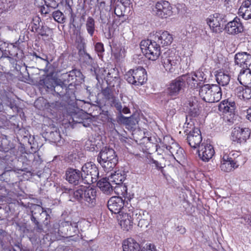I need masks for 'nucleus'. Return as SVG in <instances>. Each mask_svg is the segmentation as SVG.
<instances>
[{
    "label": "nucleus",
    "mask_w": 251,
    "mask_h": 251,
    "mask_svg": "<svg viewBox=\"0 0 251 251\" xmlns=\"http://www.w3.org/2000/svg\"><path fill=\"white\" fill-rule=\"evenodd\" d=\"M97 160L106 172L112 170L118 162V158L115 151L112 148L106 147L101 150Z\"/></svg>",
    "instance_id": "1"
},
{
    "label": "nucleus",
    "mask_w": 251,
    "mask_h": 251,
    "mask_svg": "<svg viewBox=\"0 0 251 251\" xmlns=\"http://www.w3.org/2000/svg\"><path fill=\"white\" fill-rule=\"evenodd\" d=\"M201 98L206 102L219 101L222 98L220 87L216 84H205L199 90Z\"/></svg>",
    "instance_id": "2"
},
{
    "label": "nucleus",
    "mask_w": 251,
    "mask_h": 251,
    "mask_svg": "<svg viewBox=\"0 0 251 251\" xmlns=\"http://www.w3.org/2000/svg\"><path fill=\"white\" fill-rule=\"evenodd\" d=\"M140 48L145 56L151 60H156L160 54V46L151 40H143L140 43Z\"/></svg>",
    "instance_id": "3"
},
{
    "label": "nucleus",
    "mask_w": 251,
    "mask_h": 251,
    "mask_svg": "<svg viewBox=\"0 0 251 251\" xmlns=\"http://www.w3.org/2000/svg\"><path fill=\"white\" fill-rule=\"evenodd\" d=\"M125 78L131 84L141 86L147 80V73L142 67L130 69L125 74Z\"/></svg>",
    "instance_id": "4"
},
{
    "label": "nucleus",
    "mask_w": 251,
    "mask_h": 251,
    "mask_svg": "<svg viewBox=\"0 0 251 251\" xmlns=\"http://www.w3.org/2000/svg\"><path fill=\"white\" fill-rule=\"evenodd\" d=\"M172 6L170 3L164 0L157 1L152 8L153 14L161 19H165L173 15Z\"/></svg>",
    "instance_id": "5"
},
{
    "label": "nucleus",
    "mask_w": 251,
    "mask_h": 251,
    "mask_svg": "<svg viewBox=\"0 0 251 251\" xmlns=\"http://www.w3.org/2000/svg\"><path fill=\"white\" fill-rule=\"evenodd\" d=\"M185 86V77L182 76L172 80L167 86V93L173 99H176L184 90Z\"/></svg>",
    "instance_id": "6"
},
{
    "label": "nucleus",
    "mask_w": 251,
    "mask_h": 251,
    "mask_svg": "<svg viewBox=\"0 0 251 251\" xmlns=\"http://www.w3.org/2000/svg\"><path fill=\"white\" fill-rule=\"evenodd\" d=\"M84 180L87 183H94L97 180L99 170L95 164L91 162L85 163L81 168Z\"/></svg>",
    "instance_id": "7"
},
{
    "label": "nucleus",
    "mask_w": 251,
    "mask_h": 251,
    "mask_svg": "<svg viewBox=\"0 0 251 251\" xmlns=\"http://www.w3.org/2000/svg\"><path fill=\"white\" fill-rule=\"evenodd\" d=\"M225 22L223 15L219 13L211 15L206 19L207 24L210 29L216 33L222 31Z\"/></svg>",
    "instance_id": "8"
},
{
    "label": "nucleus",
    "mask_w": 251,
    "mask_h": 251,
    "mask_svg": "<svg viewBox=\"0 0 251 251\" xmlns=\"http://www.w3.org/2000/svg\"><path fill=\"white\" fill-rule=\"evenodd\" d=\"M153 41L160 46H168L170 45L173 41V37L171 34L167 31L159 30L156 31L152 36Z\"/></svg>",
    "instance_id": "9"
},
{
    "label": "nucleus",
    "mask_w": 251,
    "mask_h": 251,
    "mask_svg": "<svg viewBox=\"0 0 251 251\" xmlns=\"http://www.w3.org/2000/svg\"><path fill=\"white\" fill-rule=\"evenodd\" d=\"M181 58L178 55H171L163 57L162 63L165 70L173 73L178 69L180 63Z\"/></svg>",
    "instance_id": "10"
},
{
    "label": "nucleus",
    "mask_w": 251,
    "mask_h": 251,
    "mask_svg": "<svg viewBox=\"0 0 251 251\" xmlns=\"http://www.w3.org/2000/svg\"><path fill=\"white\" fill-rule=\"evenodd\" d=\"M250 136V131L248 128L235 127L231 133L232 141L239 143L245 142Z\"/></svg>",
    "instance_id": "11"
},
{
    "label": "nucleus",
    "mask_w": 251,
    "mask_h": 251,
    "mask_svg": "<svg viewBox=\"0 0 251 251\" xmlns=\"http://www.w3.org/2000/svg\"><path fill=\"white\" fill-rule=\"evenodd\" d=\"M117 219L119 225L123 230L129 231L132 228L134 220L132 216V212L119 214L117 216Z\"/></svg>",
    "instance_id": "12"
},
{
    "label": "nucleus",
    "mask_w": 251,
    "mask_h": 251,
    "mask_svg": "<svg viewBox=\"0 0 251 251\" xmlns=\"http://www.w3.org/2000/svg\"><path fill=\"white\" fill-rule=\"evenodd\" d=\"M124 205V201L120 196L111 197L107 202V206L109 210L112 213L118 215L124 212L122 211Z\"/></svg>",
    "instance_id": "13"
},
{
    "label": "nucleus",
    "mask_w": 251,
    "mask_h": 251,
    "mask_svg": "<svg viewBox=\"0 0 251 251\" xmlns=\"http://www.w3.org/2000/svg\"><path fill=\"white\" fill-rule=\"evenodd\" d=\"M198 153L202 161L208 162L214 155L215 151L210 144L202 143L199 146Z\"/></svg>",
    "instance_id": "14"
},
{
    "label": "nucleus",
    "mask_w": 251,
    "mask_h": 251,
    "mask_svg": "<svg viewBox=\"0 0 251 251\" xmlns=\"http://www.w3.org/2000/svg\"><path fill=\"white\" fill-rule=\"evenodd\" d=\"M58 231L62 237H72L77 233V226L76 224L73 225L69 222H64L60 226Z\"/></svg>",
    "instance_id": "15"
},
{
    "label": "nucleus",
    "mask_w": 251,
    "mask_h": 251,
    "mask_svg": "<svg viewBox=\"0 0 251 251\" xmlns=\"http://www.w3.org/2000/svg\"><path fill=\"white\" fill-rule=\"evenodd\" d=\"M187 140L191 147L196 149L201 146L202 137L199 128H194L193 131H190L187 135Z\"/></svg>",
    "instance_id": "16"
},
{
    "label": "nucleus",
    "mask_w": 251,
    "mask_h": 251,
    "mask_svg": "<svg viewBox=\"0 0 251 251\" xmlns=\"http://www.w3.org/2000/svg\"><path fill=\"white\" fill-rule=\"evenodd\" d=\"M239 164L237 162L229 157L227 154H225L221 160L220 168L222 171L225 172H229L233 169L238 168Z\"/></svg>",
    "instance_id": "17"
},
{
    "label": "nucleus",
    "mask_w": 251,
    "mask_h": 251,
    "mask_svg": "<svg viewBox=\"0 0 251 251\" xmlns=\"http://www.w3.org/2000/svg\"><path fill=\"white\" fill-rule=\"evenodd\" d=\"M66 179L70 183L75 185L78 184L82 180H84V178L79 170L70 168L66 172Z\"/></svg>",
    "instance_id": "18"
},
{
    "label": "nucleus",
    "mask_w": 251,
    "mask_h": 251,
    "mask_svg": "<svg viewBox=\"0 0 251 251\" xmlns=\"http://www.w3.org/2000/svg\"><path fill=\"white\" fill-rule=\"evenodd\" d=\"M225 30L229 34H237L243 31V26L240 19L236 17L227 24Z\"/></svg>",
    "instance_id": "19"
},
{
    "label": "nucleus",
    "mask_w": 251,
    "mask_h": 251,
    "mask_svg": "<svg viewBox=\"0 0 251 251\" xmlns=\"http://www.w3.org/2000/svg\"><path fill=\"white\" fill-rule=\"evenodd\" d=\"M234 59L236 65L245 69L248 68L251 65V55L246 52L236 53Z\"/></svg>",
    "instance_id": "20"
},
{
    "label": "nucleus",
    "mask_w": 251,
    "mask_h": 251,
    "mask_svg": "<svg viewBox=\"0 0 251 251\" xmlns=\"http://www.w3.org/2000/svg\"><path fill=\"white\" fill-rule=\"evenodd\" d=\"M238 14L245 20L251 19V0H245L242 2Z\"/></svg>",
    "instance_id": "21"
},
{
    "label": "nucleus",
    "mask_w": 251,
    "mask_h": 251,
    "mask_svg": "<svg viewBox=\"0 0 251 251\" xmlns=\"http://www.w3.org/2000/svg\"><path fill=\"white\" fill-rule=\"evenodd\" d=\"M238 80L243 86L251 87V71L249 68L241 70Z\"/></svg>",
    "instance_id": "22"
},
{
    "label": "nucleus",
    "mask_w": 251,
    "mask_h": 251,
    "mask_svg": "<svg viewBox=\"0 0 251 251\" xmlns=\"http://www.w3.org/2000/svg\"><path fill=\"white\" fill-rule=\"evenodd\" d=\"M98 186L105 194H112L113 193V184L108 180V178H102L97 183Z\"/></svg>",
    "instance_id": "23"
},
{
    "label": "nucleus",
    "mask_w": 251,
    "mask_h": 251,
    "mask_svg": "<svg viewBox=\"0 0 251 251\" xmlns=\"http://www.w3.org/2000/svg\"><path fill=\"white\" fill-rule=\"evenodd\" d=\"M96 191L92 188H85L83 200L88 203L89 206L92 207L96 204Z\"/></svg>",
    "instance_id": "24"
},
{
    "label": "nucleus",
    "mask_w": 251,
    "mask_h": 251,
    "mask_svg": "<svg viewBox=\"0 0 251 251\" xmlns=\"http://www.w3.org/2000/svg\"><path fill=\"white\" fill-rule=\"evenodd\" d=\"M166 149L177 161L183 158V149L177 143H173L171 145L167 146Z\"/></svg>",
    "instance_id": "25"
},
{
    "label": "nucleus",
    "mask_w": 251,
    "mask_h": 251,
    "mask_svg": "<svg viewBox=\"0 0 251 251\" xmlns=\"http://www.w3.org/2000/svg\"><path fill=\"white\" fill-rule=\"evenodd\" d=\"M123 251H140L141 248L134 239L129 238L123 241Z\"/></svg>",
    "instance_id": "26"
},
{
    "label": "nucleus",
    "mask_w": 251,
    "mask_h": 251,
    "mask_svg": "<svg viewBox=\"0 0 251 251\" xmlns=\"http://www.w3.org/2000/svg\"><path fill=\"white\" fill-rule=\"evenodd\" d=\"M125 171L118 170L111 174L108 177V180L111 182L113 185L119 184L123 182L126 178Z\"/></svg>",
    "instance_id": "27"
},
{
    "label": "nucleus",
    "mask_w": 251,
    "mask_h": 251,
    "mask_svg": "<svg viewBox=\"0 0 251 251\" xmlns=\"http://www.w3.org/2000/svg\"><path fill=\"white\" fill-rule=\"evenodd\" d=\"M244 88L243 86H240L236 89V93L241 100H248L251 98V87L245 86Z\"/></svg>",
    "instance_id": "28"
},
{
    "label": "nucleus",
    "mask_w": 251,
    "mask_h": 251,
    "mask_svg": "<svg viewBox=\"0 0 251 251\" xmlns=\"http://www.w3.org/2000/svg\"><path fill=\"white\" fill-rule=\"evenodd\" d=\"M235 105V104L233 102L224 100L219 104L218 109L219 111L223 113H232L234 111Z\"/></svg>",
    "instance_id": "29"
},
{
    "label": "nucleus",
    "mask_w": 251,
    "mask_h": 251,
    "mask_svg": "<svg viewBox=\"0 0 251 251\" xmlns=\"http://www.w3.org/2000/svg\"><path fill=\"white\" fill-rule=\"evenodd\" d=\"M216 79L219 85L225 86L229 83L230 76L227 73L220 71L216 74Z\"/></svg>",
    "instance_id": "30"
},
{
    "label": "nucleus",
    "mask_w": 251,
    "mask_h": 251,
    "mask_svg": "<svg viewBox=\"0 0 251 251\" xmlns=\"http://www.w3.org/2000/svg\"><path fill=\"white\" fill-rule=\"evenodd\" d=\"M112 52L114 57L118 60L122 59L124 55V49H122L120 44L113 43L110 46Z\"/></svg>",
    "instance_id": "31"
},
{
    "label": "nucleus",
    "mask_w": 251,
    "mask_h": 251,
    "mask_svg": "<svg viewBox=\"0 0 251 251\" xmlns=\"http://www.w3.org/2000/svg\"><path fill=\"white\" fill-rule=\"evenodd\" d=\"M15 4L12 0H0V13H3L13 10Z\"/></svg>",
    "instance_id": "32"
},
{
    "label": "nucleus",
    "mask_w": 251,
    "mask_h": 251,
    "mask_svg": "<svg viewBox=\"0 0 251 251\" xmlns=\"http://www.w3.org/2000/svg\"><path fill=\"white\" fill-rule=\"evenodd\" d=\"M185 77V82L186 81L188 85L191 88H196L199 86L201 81L197 79L193 73L186 75H182Z\"/></svg>",
    "instance_id": "33"
},
{
    "label": "nucleus",
    "mask_w": 251,
    "mask_h": 251,
    "mask_svg": "<svg viewBox=\"0 0 251 251\" xmlns=\"http://www.w3.org/2000/svg\"><path fill=\"white\" fill-rule=\"evenodd\" d=\"M49 209H48L47 211L39 205H34L32 207L31 212L33 215H35L38 218H39L43 214L46 216V220H47L50 216L49 215Z\"/></svg>",
    "instance_id": "34"
},
{
    "label": "nucleus",
    "mask_w": 251,
    "mask_h": 251,
    "mask_svg": "<svg viewBox=\"0 0 251 251\" xmlns=\"http://www.w3.org/2000/svg\"><path fill=\"white\" fill-rule=\"evenodd\" d=\"M119 120L121 123L126 125L130 128H133V126L138 123V117L133 116L130 117H126L122 115L121 117L119 118Z\"/></svg>",
    "instance_id": "35"
},
{
    "label": "nucleus",
    "mask_w": 251,
    "mask_h": 251,
    "mask_svg": "<svg viewBox=\"0 0 251 251\" xmlns=\"http://www.w3.org/2000/svg\"><path fill=\"white\" fill-rule=\"evenodd\" d=\"M127 190L126 186L123 182L113 185V192L117 195L126 197L127 194Z\"/></svg>",
    "instance_id": "36"
},
{
    "label": "nucleus",
    "mask_w": 251,
    "mask_h": 251,
    "mask_svg": "<svg viewBox=\"0 0 251 251\" xmlns=\"http://www.w3.org/2000/svg\"><path fill=\"white\" fill-rule=\"evenodd\" d=\"M40 19L39 17H35L33 19V23L31 25V31L41 36L46 35V34L40 28Z\"/></svg>",
    "instance_id": "37"
},
{
    "label": "nucleus",
    "mask_w": 251,
    "mask_h": 251,
    "mask_svg": "<svg viewBox=\"0 0 251 251\" xmlns=\"http://www.w3.org/2000/svg\"><path fill=\"white\" fill-rule=\"evenodd\" d=\"M189 111L190 113L193 116H196L199 113V108L198 102L195 98H192L189 102Z\"/></svg>",
    "instance_id": "38"
},
{
    "label": "nucleus",
    "mask_w": 251,
    "mask_h": 251,
    "mask_svg": "<svg viewBox=\"0 0 251 251\" xmlns=\"http://www.w3.org/2000/svg\"><path fill=\"white\" fill-rule=\"evenodd\" d=\"M85 190V187L81 186L80 188L70 192V193H73V198L74 200H73L72 198L70 200L71 201H74L75 200H77L79 201L82 202L83 200L84 197V193Z\"/></svg>",
    "instance_id": "39"
},
{
    "label": "nucleus",
    "mask_w": 251,
    "mask_h": 251,
    "mask_svg": "<svg viewBox=\"0 0 251 251\" xmlns=\"http://www.w3.org/2000/svg\"><path fill=\"white\" fill-rule=\"evenodd\" d=\"M193 73L195 75V77L197 78V79H199L200 81L203 82L206 80L207 71L204 67H201L198 70Z\"/></svg>",
    "instance_id": "40"
},
{
    "label": "nucleus",
    "mask_w": 251,
    "mask_h": 251,
    "mask_svg": "<svg viewBox=\"0 0 251 251\" xmlns=\"http://www.w3.org/2000/svg\"><path fill=\"white\" fill-rule=\"evenodd\" d=\"M146 214H149V213L146 211L143 210H135L132 211V216L134 220L139 221L144 218V217H146Z\"/></svg>",
    "instance_id": "41"
},
{
    "label": "nucleus",
    "mask_w": 251,
    "mask_h": 251,
    "mask_svg": "<svg viewBox=\"0 0 251 251\" xmlns=\"http://www.w3.org/2000/svg\"><path fill=\"white\" fill-rule=\"evenodd\" d=\"M86 27L88 33L92 36L95 31V21L91 17H89L86 23Z\"/></svg>",
    "instance_id": "42"
},
{
    "label": "nucleus",
    "mask_w": 251,
    "mask_h": 251,
    "mask_svg": "<svg viewBox=\"0 0 251 251\" xmlns=\"http://www.w3.org/2000/svg\"><path fill=\"white\" fill-rule=\"evenodd\" d=\"M104 72L106 75L104 78L107 79V81H111L114 78H116L118 77L117 71L115 69L112 68L108 70H105Z\"/></svg>",
    "instance_id": "43"
},
{
    "label": "nucleus",
    "mask_w": 251,
    "mask_h": 251,
    "mask_svg": "<svg viewBox=\"0 0 251 251\" xmlns=\"http://www.w3.org/2000/svg\"><path fill=\"white\" fill-rule=\"evenodd\" d=\"M52 17L54 20L59 23H63L65 21V16L59 10H56L52 13Z\"/></svg>",
    "instance_id": "44"
},
{
    "label": "nucleus",
    "mask_w": 251,
    "mask_h": 251,
    "mask_svg": "<svg viewBox=\"0 0 251 251\" xmlns=\"http://www.w3.org/2000/svg\"><path fill=\"white\" fill-rule=\"evenodd\" d=\"M35 4L36 6L40 7L41 12L43 14H46L48 13L50 11L49 10L46 9L45 5L46 6V1L45 0H35Z\"/></svg>",
    "instance_id": "45"
},
{
    "label": "nucleus",
    "mask_w": 251,
    "mask_h": 251,
    "mask_svg": "<svg viewBox=\"0 0 251 251\" xmlns=\"http://www.w3.org/2000/svg\"><path fill=\"white\" fill-rule=\"evenodd\" d=\"M109 103L111 106L114 107L118 111L121 110L122 106L121 103L119 101L118 98L115 96L109 101Z\"/></svg>",
    "instance_id": "46"
},
{
    "label": "nucleus",
    "mask_w": 251,
    "mask_h": 251,
    "mask_svg": "<svg viewBox=\"0 0 251 251\" xmlns=\"http://www.w3.org/2000/svg\"><path fill=\"white\" fill-rule=\"evenodd\" d=\"M146 217H144V219L138 221V226L141 228H147L150 225V216L149 214H146Z\"/></svg>",
    "instance_id": "47"
},
{
    "label": "nucleus",
    "mask_w": 251,
    "mask_h": 251,
    "mask_svg": "<svg viewBox=\"0 0 251 251\" xmlns=\"http://www.w3.org/2000/svg\"><path fill=\"white\" fill-rule=\"evenodd\" d=\"M102 94L104 98L109 101L112 99L114 96L112 94L111 91L109 88H105L102 91Z\"/></svg>",
    "instance_id": "48"
},
{
    "label": "nucleus",
    "mask_w": 251,
    "mask_h": 251,
    "mask_svg": "<svg viewBox=\"0 0 251 251\" xmlns=\"http://www.w3.org/2000/svg\"><path fill=\"white\" fill-rule=\"evenodd\" d=\"M50 136L52 141L54 143L59 142L61 138L59 133L57 131L50 132Z\"/></svg>",
    "instance_id": "49"
},
{
    "label": "nucleus",
    "mask_w": 251,
    "mask_h": 251,
    "mask_svg": "<svg viewBox=\"0 0 251 251\" xmlns=\"http://www.w3.org/2000/svg\"><path fill=\"white\" fill-rule=\"evenodd\" d=\"M183 127L184 129V132L188 134L189 133L190 131H193L194 128H196L192 124H190L189 123H185Z\"/></svg>",
    "instance_id": "50"
},
{
    "label": "nucleus",
    "mask_w": 251,
    "mask_h": 251,
    "mask_svg": "<svg viewBox=\"0 0 251 251\" xmlns=\"http://www.w3.org/2000/svg\"><path fill=\"white\" fill-rule=\"evenodd\" d=\"M141 251H156V250L154 245L149 244H146L142 249Z\"/></svg>",
    "instance_id": "51"
},
{
    "label": "nucleus",
    "mask_w": 251,
    "mask_h": 251,
    "mask_svg": "<svg viewBox=\"0 0 251 251\" xmlns=\"http://www.w3.org/2000/svg\"><path fill=\"white\" fill-rule=\"evenodd\" d=\"M46 1V6L48 8H54L57 6L55 1L54 0H45Z\"/></svg>",
    "instance_id": "52"
},
{
    "label": "nucleus",
    "mask_w": 251,
    "mask_h": 251,
    "mask_svg": "<svg viewBox=\"0 0 251 251\" xmlns=\"http://www.w3.org/2000/svg\"><path fill=\"white\" fill-rule=\"evenodd\" d=\"M95 50L98 53H101L104 51L103 45L101 43H97L95 45ZM100 56V54H98Z\"/></svg>",
    "instance_id": "53"
},
{
    "label": "nucleus",
    "mask_w": 251,
    "mask_h": 251,
    "mask_svg": "<svg viewBox=\"0 0 251 251\" xmlns=\"http://www.w3.org/2000/svg\"><path fill=\"white\" fill-rule=\"evenodd\" d=\"M0 29L1 30L2 32H6L7 31H13L14 29V26H11L9 25H5V26H1L0 25Z\"/></svg>",
    "instance_id": "54"
},
{
    "label": "nucleus",
    "mask_w": 251,
    "mask_h": 251,
    "mask_svg": "<svg viewBox=\"0 0 251 251\" xmlns=\"http://www.w3.org/2000/svg\"><path fill=\"white\" fill-rule=\"evenodd\" d=\"M118 112L120 113V118L121 117V116L122 115V113H123L124 114H128L130 112V110L127 107L125 106L124 108H123V107L122 106L121 110L118 111Z\"/></svg>",
    "instance_id": "55"
},
{
    "label": "nucleus",
    "mask_w": 251,
    "mask_h": 251,
    "mask_svg": "<svg viewBox=\"0 0 251 251\" xmlns=\"http://www.w3.org/2000/svg\"><path fill=\"white\" fill-rule=\"evenodd\" d=\"M150 163L154 164H155L156 167L157 169H160L162 168V167L160 166V164L156 160H155L154 159H151L150 161Z\"/></svg>",
    "instance_id": "56"
},
{
    "label": "nucleus",
    "mask_w": 251,
    "mask_h": 251,
    "mask_svg": "<svg viewBox=\"0 0 251 251\" xmlns=\"http://www.w3.org/2000/svg\"><path fill=\"white\" fill-rule=\"evenodd\" d=\"M247 115L246 118L247 119L249 120L250 122H251V107L249 108L247 110Z\"/></svg>",
    "instance_id": "57"
},
{
    "label": "nucleus",
    "mask_w": 251,
    "mask_h": 251,
    "mask_svg": "<svg viewBox=\"0 0 251 251\" xmlns=\"http://www.w3.org/2000/svg\"><path fill=\"white\" fill-rule=\"evenodd\" d=\"M38 219L35 215H33L32 214V216L31 217V220L32 222H33L36 225L38 224V222L37 221L36 219Z\"/></svg>",
    "instance_id": "58"
},
{
    "label": "nucleus",
    "mask_w": 251,
    "mask_h": 251,
    "mask_svg": "<svg viewBox=\"0 0 251 251\" xmlns=\"http://www.w3.org/2000/svg\"><path fill=\"white\" fill-rule=\"evenodd\" d=\"M34 55L36 58H40V59H42V60H45V61H47V62L48 63H49V61H48V60H47V56H46V58H42V57H41L39 56L38 55H37L36 53H34Z\"/></svg>",
    "instance_id": "59"
},
{
    "label": "nucleus",
    "mask_w": 251,
    "mask_h": 251,
    "mask_svg": "<svg viewBox=\"0 0 251 251\" xmlns=\"http://www.w3.org/2000/svg\"><path fill=\"white\" fill-rule=\"evenodd\" d=\"M175 113V109H173V110H170V111L169 112V114L170 115H174Z\"/></svg>",
    "instance_id": "60"
},
{
    "label": "nucleus",
    "mask_w": 251,
    "mask_h": 251,
    "mask_svg": "<svg viewBox=\"0 0 251 251\" xmlns=\"http://www.w3.org/2000/svg\"><path fill=\"white\" fill-rule=\"evenodd\" d=\"M17 247L18 248V250H16V249H14V251H22V250L20 249V248L19 246Z\"/></svg>",
    "instance_id": "61"
},
{
    "label": "nucleus",
    "mask_w": 251,
    "mask_h": 251,
    "mask_svg": "<svg viewBox=\"0 0 251 251\" xmlns=\"http://www.w3.org/2000/svg\"><path fill=\"white\" fill-rule=\"evenodd\" d=\"M80 39L81 42H82V39L81 38V37H80Z\"/></svg>",
    "instance_id": "62"
},
{
    "label": "nucleus",
    "mask_w": 251,
    "mask_h": 251,
    "mask_svg": "<svg viewBox=\"0 0 251 251\" xmlns=\"http://www.w3.org/2000/svg\"><path fill=\"white\" fill-rule=\"evenodd\" d=\"M88 56L89 58H90V56L89 54H88Z\"/></svg>",
    "instance_id": "63"
}]
</instances>
